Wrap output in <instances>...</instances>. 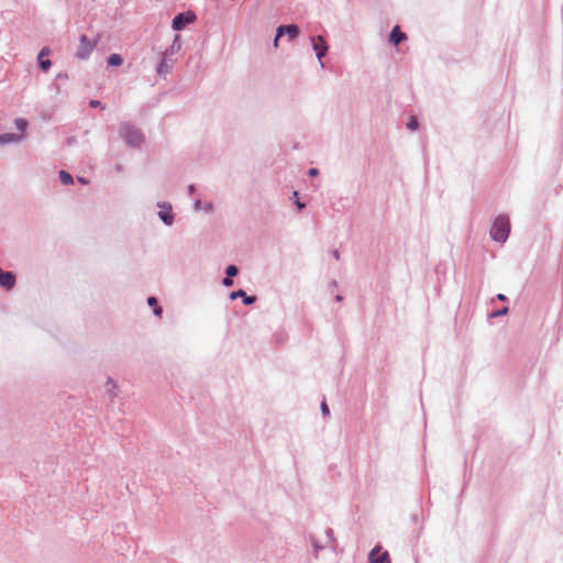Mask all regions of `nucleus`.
Here are the masks:
<instances>
[{
    "label": "nucleus",
    "instance_id": "1",
    "mask_svg": "<svg viewBox=\"0 0 563 563\" xmlns=\"http://www.w3.org/2000/svg\"><path fill=\"white\" fill-rule=\"evenodd\" d=\"M510 232V223L509 218L505 216H499L490 230L492 238L497 242H505Z\"/></svg>",
    "mask_w": 563,
    "mask_h": 563
},
{
    "label": "nucleus",
    "instance_id": "2",
    "mask_svg": "<svg viewBox=\"0 0 563 563\" xmlns=\"http://www.w3.org/2000/svg\"><path fill=\"white\" fill-rule=\"evenodd\" d=\"M120 133L131 146H140L143 142V135L140 130L128 123L121 125Z\"/></svg>",
    "mask_w": 563,
    "mask_h": 563
},
{
    "label": "nucleus",
    "instance_id": "3",
    "mask_svg": "<svg viewBox=\"0 0 563 563\" xmlns=\"http://www.w3.org/2000/svg\"><path fill=\"white\" fill-rule=\"evenodd\" d=\"M97 41H91L87 35L80 36V42L76 52V56L80 59H86L95 49Z\"/></svg>",
    "mask_w": 563,
    "mask_h": 563
},
{
    "label": "nucleus",
    "instance_id": "4",
    "mask_svg": "<svg viewBox=\"0 0 563 563\" xmlns=\"http://www.w3.org/2000/svg\"><path fill=\"white\" fill-rule=\"evenodd\" d=\"M196 14L192 11H187L185 13H179L173 19V29L176 31H180L186 27L188 24L194 23L196 21Z\"/></svg>",
    "mask_w": 563,
    "mask_h": 563
},
{
    "label": "nucleus",
    "instance_id": "5",
    "mask_svg": "<svg viewBox=\"0 0 563 563\" xmlns=\"http://www.w3.org/2000/svg\"><path fill=\"white\" fill-rule=\"evenodd\" d=\"M368 561V563H389V554L380 547H376L369 552Z\"/></svg>",
    "mask_w": 563,
    "mask_h": 563
},
{
    "label": "nucleus",
    "instance_id": "6",
    "mask_svg": "<svg viewBox=\"0 0 563 563\" xmlns=\"http://www.w3.org/2000/svg\"><path fill=\"white\" fill-rule=\"evenodd\" d=\"M15 276L11 272H4L0 268V285L5 289H11L14 286Z\"/></svg>",
    "mask_w": 563,
    "mask_h": 563
},
{
    "label": "nucleus",
    "instance_id": "7",
    "mask_svg": "<svg viewBox=\"0 0 563 563\" xmlns=\"http://www.w3.org/2000/svg\"><path fill=\"white\" fill-rule=\"evenodd\" d=\"M313 49L317 52V56L321 59L327 53V45L322 36L312 37Z\"/></svg>",
    "mask_w": 563,
    "mask_h": 563
},
{
    "label": "nucleus",
    "instance_id": "8",
    "mask_svg": "<svg viewBox=\"0 0 563 563\" xmlns=\"http://www.w3.org/2000/svg\"><path fill=\"white\" fill-rule=\"evenodd\" d=\"M49 54V49L47 47H44L41 49L40 54H38V63H40V67L42 68V70L44 71H47L52 65L51 60L47 59V58H44L45 56H47Z\"/></svg>",
    "mask_w": 563,
    "mask_h": 563
},
{
    "label": "nucleus",
    "instance_id": "9",
    "mask_svg": "<svg viewBox=\"0 0 563 563\" xmlns=\"http://www.w3.org/2000/svg\"><path fill=\"white\" fill-rule=\"evenodd\" d=\"M284 33H287L289 35V37L292 40L295 38L298 33H299V30L297 27V25H280L278 27V35H283Z\"/></svg>",
    "mask_w": 563,
    "mask_h": 563
},
{
    "label": "nucleus",
    "instance_id": "10",
    "mask_svg": "<svg viewBox=\"0 0 563 563\" xmlns=\"http://www.w3.org/2000/svg\"><path fill=\"white\" fill-rule=\"evenodd\" d=\"M405 38L406 34L400 31L399 26H395L390 33V42H393L395 45H398Z\"/></svg>",
    "mask_w": 563,
    "mask_h": 563
},
{
    "label": "nucleus",
    "instance_id": "11",
    "mask_svg": "<svg viewBox=\"0 0 563 563\" xmlns=\"http://www.w3.org/2000/svg\"><path fill=\"white\" fill-rule=\"evenodd\" d=\"M231 299H236L239 297H241V299H243V302L245 305H251L255 301V297H249L246 296L245 291L244 290H236V291H233L231 295H230Z\"/></svg>",
    "mask_w": 563,
    "mask_h": 563
},
{
    "label": "nucleus",
    "instance_id": "12",
    "mask_svg": "<svg viewBox=\"0 0 563 563\" xmlns=\"http://www.w3.org/2000/svg\"><path fill=\"white\" fill-rule=\"evenodd\" d=\"M162 210L159 211V218L166 223L172 224L173 216L170 213V207L162 206Z\"/></svg>",
    "mask_w": 563,
    "mask_h": 563
},
{
    "label": "nucleus",
    "instance_id": "13",
    "mask_svg": "<svg viewBox=\"0 0 563 563\" xmlns=\"http://www.w3.org/2000/svg\"><path fill=\"white\" fill-rule=\"evenodd\" d=\"M22 139V136L20 135H15V134H2L0 135V144H5V143H9V142H18Z\"/></svg>",
    "mask_w": 563,
    "mask_h": 563
},
{
    "label": "nucleus",
    "instance_id": "14",
    "mask_svg": "<svg viewBox=\"0 0 563 563\" xmlns=\"http://www.w3.org/2000/svg\"><path fill=\"white\" fill-rule=\"evenodd\" d=\"M123 63L122 57L119 54H111L108 58L110 66H120Z\"/></svg>",
    "mask_w": 563,
    "mask_h": 563
},
{
    "label": "nucleus",
    "instance_id": "15",
    "mask_svg": "<svg viewBox=\"0 0 563 563\" xmlns=\"http://www.w3.org/2000/svg\"><path fill=\"white\" fill-rule=\"evenodd\" d=\"M59 178H60V181L64 184V185H70L73 184V177L70 174H68L67 172L65 170H62L59 172Z\"/></svg>",
    "mask_w": 563,
    "mask_h": 563
},
{
    "label": "nucleus",
    "instance_id": "16",
    "mask_svg": "<svg viewBox=\"0 0 563 563\" xmlns=\"http://www.w3.org/2000/svg\"><path fill=\"white\" fill-rule=\"evenodd\" d=\"M147 303H148L150 306L155 307V309H154V313H155L156 316H161V314H162V308L157 307V300H156V298H155V297H150V298L147 299Z\"/></svg>",
    "mask_w": 563,
    "mask_h": 563
},
{
    "label": "nucleus",
    "instance_id": "17",
    "mask_svg": "<svg viewBox=\"0 0 563 563\" xmlns=\"http://www.w3.org/2000/svg\"><path fill=\"white\" fill-rule=\"evenodd\" d=\"M15 126L21 131V132H24V130L26 129L27 126V122L24 120V119H16L15 120Z\"/></svg>",
    "mask_w": 563,
    "mask_h": 563
},
{
    "label": "nucleus",
    "instance_id": "18",
    "mask_svg": "<svg viewBox=\"0 0 563 563\" xmlns=\"http://www.w3.org/2000/svg\"><path fill=\"white\" fill-rule=\"evenodd\" d=\"M238 272L239 271H238V267L235 265H229L227 267V271H225L227 276H229V277L235 276L238 274Z\"/></svg>",
    "mask_w": 563,
    "mask_h": 563
},
{
    "label": "nucleus",
    "instance_id": "19",
    "mask_svg": "<svg viewBox=\"0 0 563 563\" xmlns=\"http://www.w3.org/2000/svg\"><path fill=\"white\" fill-rule=\"evenodd\" d=\"M407 128L411 131H413L418 128V121L415 117L410 118L409 122L407 123Z\"/></svg>",
    "mask_w": 563,
    "mask_h": 563
},
{
    "label": "nucleus",
    "instance_id": "20",
    "mask_svg": "<svg viewBox=\"0 0 563 563\" xmlns=\"http://www.w3.org/2000/svg\"><path fill=\"white\" fill-rule=\"evenodd\" d=\"M321 410H322V412H323V415H324V416H328V415L330 413L329 407H328V405H327V402H325V401H323V402L321 404Z\"/></svg>",
    "mask_w": 563,
    "mask_h": 563
},
{
    "label": "nucleus",
    "instance_id": "21",
    "mask_svg": "<svg viewBox=\"0 0 563 563\" xmlns=\"http://www.w3.org/2000/svg\"><path fill=\"white\" fill-rule=\"evenodd\" d=\"M223 285L225 287H230L233 285V280L231 279V277L227 276L224 279H223Z\"/></svg>",
    "mask_w": 563,
    "mask_h": 563
},
{
    "label": "nucleus",
    "instance_id": "22",
    "mask_svg": "<svg viewBox=\"0 0 563 563\" xmlns=\"http://www.w3.org/2000/svg\"><path fill=\"white\" fill-rule=\"evenodd\" d=\"M90 106H91L92 108H97V107H99V106H100V101H98V100H91V101H90Z\"/></svg>",
    "mask_w": 563,
    "mask_h": 563
},
{
    "label": "nucleus",
    "instance_id": "23",
    "mask_svg": "<svg viewBox=\"0 0 563 563\" xmlns=\"http://www.w3.org/2000/svg\"><path fill=\"white\" fill-rule=\"evenodd\" d=\"M507 311H508V310H507V308H504L503 310H500V311H498V312L494 313V316H503V314H506V313H507Z\"/></svg>",
    "mask_w": 563,
    "mask_h": 563
},
{
    "label": "nucleus",
    "instance_id": "24",
    "mask_svg": "<svg viewBox=\"0 0 563 563\" xmlns=\"http://www.w3.org/2000/svg\"><path fill=\"white\" fill-rule=\"evenodd\" d=\"M309 175H310V176H317V175H318V169H317V168H311V169L309 170Z\"/></svg>",
    "mask_w": 563,
    "mask_h": 563
},
{
    "label": "nucleus",
    "instance_id": "25",
    "mask_svg": "<svg viewBox=\"0 0 563 563\" xmlns=\"http://www.w3.org/2000/svg\"><path fill=\"white\" fill-rule=\"evenodd\" d=\"M282 35H276L275 40H274V46L277 47L278 46V41Z\"/></svg>",
    "mask_w": 563,
    "mask_h": 563
},
{
    "label": "nucleus",
    "instance_id": "26",
    "mask_svg": "<svg viewBox=\"0 0 563 563\" xmlns=\"http://www.w3.org/2000/svg\"><path fill=\"white\" fill-rule=\"evenodd\" d=\"M297 207H298L299 209H302V208L305 207V205H303V203H301L300 201H297Z\"/></svg>",
    "mask_w": 563,
    "mask_h": 563
},
{
    "label": "nucleus",
    "instance_id": "27",
    "mask_svg": "<svg viewBox=\"0 0 563 563\" xmlns=\"http://www.w3.org/2000/svg\"><path fill=\"white\" fill-rule=\"evenodd\" d=\"M497 298H498L499 300H505V299H506V297H505L503 294H499V295L497 296Z\"/></svg>",
    "mask_w": 563,
    "mask_h": 563
},
{
    "label": "nucleus",
    "instance_id": "28",
    "mask_svg": "<svg viewBox=\"0 0 563 563\" xmlns=\"http://www.w3.org/2000/svg\"><path fill=\"white\" fill-rule=\"evenodd\" d=\"M334 256H335V258H336V260H339V258H340V254H339V252H338V251H335V252H334Z\"/></svg>",
    "mask_w": 563,
    "mask_h": 563
}]
</instances>
